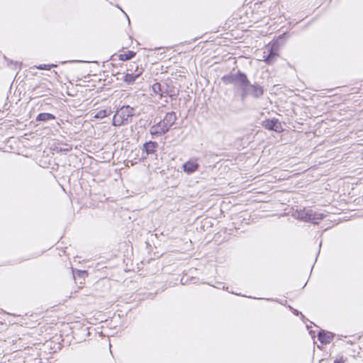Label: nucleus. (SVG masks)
Wrapping results in <instances>:
<instances>
[{"instance_id": "nucleus-1", "label": "nucleus", "mask_w": 363, "mask_h": 363, "mask_svg": "<svg viewBox=\"0 0 363 363\" xmlns=\"http://www.w3.org/2000/svg\"><path fill=\"white\" fill-rule=\"evenodd\" d=\"M134 116V108L130 106H125L118 110L113 118V125L121 126L128 122L130 118Z\"/></svg>"}, {"instance_id": "nucleus-2", "label": "nucleus", "mask_w": 363, "mask_h": 363, "mask_svg": "<svg viewBox=\"0 0 363 363\" xmlns=\"http://www.w3.org/2000/svg\"><path fill=\"white\" fill-rule=\"evenodd\" d=\"M222 80L225 84H233L235 86L240 88L242 92L250 83L246 74L240 72L237 74L224 76Z\"/></svg>"}, {"instance_id": "nucleus-3", "label": "nucleus", "mask_w": 363, "mask_h": 363, "mask_svg": "<svg viewBox=\"0 0 363 363\" xmlns=\"http://www.w3.org/2000/svg\"><path fill=\"white\" fill-rule=\"evenodd\" d=\"M264 93L262 86L257 84H248L247 87L245 88L244 91L242 93V98L245 99L247 96H252L255 98L260 97Z\"/></svg>"}, {"instance_id": "nucleus-4", "label": "nucleus", "mask_w": 363, "mask_h": 363, "mask_svg": "<svg viewBox=\"0 0 363 363\" xmlns=\"http://www.w3.org/2000/svg\"><path fill=\"white\" fill-rule=\"evenodd\" d=\"M177 116L174 112L167 113L163 121L159 122V126L162 127V133H167L170 128L174 124Z\"/></svg>"}, {"instance_id": "nucleus-5", "label": "nucleus", "mask_w": 363, "mask_h": 363, "mask_svg": "<svg viewBox=\"0 0 363 363\" xmlns=\"http://www.w3.org/2000/svg\"><path fill=\"white\" fill-rule=\"evenodd\" d=\"M266 49L267 52H264V61L268 65H272L275 62L278 56L277 50L274 49V45L271 47L267 46Z\"/></svg>"}, {"instance_id": "nucleus-6", "label": "nucleus", "mask_w": 363, "mask_h": 363, "mask_svg": "<svg viewBox=\"0 0 363 363\" xmlns=\"http://www.w3.org/2000/svg\"><path fill=\"white\" fill-rule=\"evenodd\" d=\"M263 125L267 129L274 130L277 133H280L283 130L281 122L277 118L264 121L263 122Z\"/></svg>"}, {"instance_id": "nucleus-7", "label": "nucleus", "mask_w": 363, "mask_h": 363, "mask_svg": "<svg viewBox=\"0 0 363 363\" xmlns=\"http://www.w3.org/2000/svg\"><path fill=\"white\" fill-rule=\"evenodd\" d=\"M334 337V334L325 330H320L318 334V340L322 344H329Z\"/></svg>"}, {"instance_id": "nucleus-8", "label": "nucleus", "mask_w": 363, "mask_h": 363, "mask_svg": "<svg viewBox=\"0 0 363 363\" xmlns=\"http://www.w3.org/2000/svg\"><path fill=\"white\" fill-rule=\"evenodd\" d=\"M199 166V165L196 160H189L185 162L182 167L185 172L187 174H191L198 169Z\"/></svg>"}, {"instance_id": "nucleus-9", "label": "nucleus", "mask_w": 363, "mask_h": 363, "mask_svg": "<svg viewBox=\"0 0 363 363\" xmlns=\"http://www.w3.org/2000/svg\"><path fill=\"white\" fill-rule=\"evenodd\" d=\"M158 147L157 142L149 141L143 145V151L145 152L147 155L153 154L156 149Z\"/></svg>"}, {"instance_id": "nucleus-10", "label": "nucleus", "mask_w": 363, "mask_h": 363, "mask_svg": "<svg viewBox=\"0 0 363 363\" xmlns=\"http://www.w3.org/2000/svg\"><path fill=\"white\" fill-rule=\"evenodd\" d=\"M152 91L155 94H158L160 98L163 96L164 94L167 92V88L161 84L156 82L152 86Z\"/></svg>"}, {"instance_id": "nucleus-11", "label": "nucleus", "mask_w": 363, "mask_h": 363, "mask_svg": "<svg viewBox=\"0 0 363 363\" xmlns=\"http://www.w3.org/2000/svg\"><path fill=\"white\" fill-rule=\"evenodd\" d=\"M311 216V209H303L297 213V218L304 221H309Z\"/></svg>"}, {"instance_id": "nucleus-12", "label": "nucleus", "mask_w": 363, "mask_h": 363, "mask_svg": "<svg viewBox=\"0 0 363 363\" xmlns=\"http://www.w3.org/2000/svg\"><path fill=\"white\" fill-rule=\"evenodd\" d=\"M55 119V116L51 113H42L38 115L36 120L38 121H47Z\"/></svg>"}, {"instance_id": "nucleus-13", "label": "nucleus", "mask_w": 363, "mask_h": 363, "mask_svg": "<svg viewBox=\"0 0 363 363\" xmlns=\"http://www.w3.org/2000/svg\"><path fill=\"white\" fill-rule=\"evenodd\" d=\"M323 214L311 210V216L310 217V222L318 223L319 220H322Z\"/></svg>"}, {"instance_id": "nucleus-14", "label": "nucleus", "mask_w": 363, "mask_h": 363, "mask_svg": "<svg viewBox=\"0 0 363 363\" xmlns=\"http://www.w3.org/2000/svg\"><path fill=\"white\" fill-rule=\"evenodd\" d=\"M140 75V72L136 74L132 73H127L124 76V81L128 84H132L135 82L136 78H138Z\"/></svg>"}, {"instance_id": "nucleus-15", "label": "nucleus", "mask_w": 363, "mask_h": 363, "mask_svg": "<svg viewBox=\"0 0 363 363\" xmlns=\"http://www.w3.org/2000/svg\"><path fill=\"white\" fill-rule=\"evenodd\" d=\"M135 53L133 51H128L126 52L122 53L119 55V59L122 61H126L130 60L135 56Z\"/></svg>"}, {"instance_id": "nucleus-16", "label": "nucleus", "mask_w": 363, "mask_h": 363, "mask_svg": "<svg viewBox=\"0 0 363 363\" xmlns=\"http://www.w3.org/2000/svg\"><path fill=\"white\" fill-rule=\"evenodd\" d=\"M162 130V127L159 126V123L152 126L151 129H150V133L152 135H162V134H164L165 133H162L161 132Z\"/></svg>"}, {"instance_id": "nucleus-17", "label": "nucleus", "mask_w": 363, "mask_h": 363, "mask_svg": "<svg viewBox=\"0 0 363 363\" xmlns=\"http://www.w3.org/2000/svg\"><path fill=\"white\" fill-rule=\"evenodd\" d=\"M110 113V111H107L106 110H100L95 115V118H104L108 116Z\"/></svg>"}, {"instance_id": "nucleus-18", "label": "nucleus", "mask_w": 363, "mask_h": 363, "mask_svg": "<svg viewBox=\"0 0 363 363\" xmlns=\"http://www.w3.org/2000/svg\"><path fill=\"white\" fill-rule=\"evenodd\" d=\"M56 67L55 65H43L37 67L38 69L49 70L51 67Z\"/></svg>"}, {"instance_id": "nucleus-19", "label": "nucleus", "mask_w": 363, "mask_h": 363, "mask_svg": "<svg viewBox=\"0 0 363 363\" xmlns=\"http://www.w3.org/2000/svg\"><path fill=\"white\" fill-rule=\"evenodd\" d=\"M72 150V147L69 145H65L64 147H61L60 149V152H69Z\"/></svg>"}, {"instance_id": "nucleus-20", "label": "nucleus", "mask_w": 363, "mask_h": 363, "mask_svg": "<svg viewBox=\"0 0 363 363\" xmlns=\"http://www.w3.org/2000/svg\"><path fill=\"white\" fill-rule=\"evenodd\" d=\"M345 359H343L342 357H341L340 359H337L334 361V363H345Z\"/></svg>"}, {"instance_id": "nucleus-21", "label": "nucleus", "mask_w": 363, "mask_h": 363, "mask_svg": "<svg viewBox=\"0 0 363 363\" xmlns=\"http://www.w3.org/2000/svg\"><path fill=\"white\" fill-rule=\"evenodd\" d=\"M294 313H296V314L297 315V314H298V311H294Z\"/></svg>"}, {"instance_id": "nucleus-22", "label": "nucleus", "mask_w": 363, "mask_h": 363, "mask_svg": "<svg viewBox=\"0 0 363 363\" xmlns=\"http://www.w3.org/2000/svg\"><path fill=\"white\" fill-rule=\"evenodd\" d=\"M294 313H296V314L297 315V314H298V311H294Z\"/></svg>"}]
</instances>
